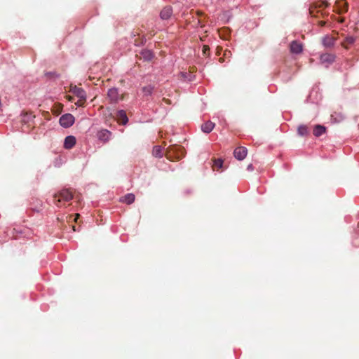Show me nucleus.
<instances>
[{
    "mask_svg": "<svg viewBox=\"0 0 359 359\" xmlns=\"http://www.w3.org/2000/svg\"><path fill=\"white\" fill-rule=\"evenodd\" d=\"M111 137V133L107 130H102L97 133V137L100 140L106 142Z\"/></svg>",
    "mask_w": 359,
    "mask_h": 359,
    "instance_id": "13",
    "label": "nucleus"
},
{
    "mask_svg": "<svg viewBox=\"0 0 359 359\" xmlns=\"http://www.w3.org/2000/svg\"><path fill=\"white\" fill-rule=\"evenodd\" d=\"M163 100H164L166 103L170 104V101H169L168 100H167V99L164 98V99H163Z\"/></svg>",
    "mask_w": 359,
    "mask_h": 359,
    "instance_id": "31",
    "label": "nucleus"
},
{
    "mask_svg": "<svg viewBox=\"0 0 359 359\" xmlns=\"http://www.w3.org/2000/svg\"><path fill=\"white\" fill-rule=\"evenodd\" d=\"M54 203L56 206L60 207V203L63 201H70L73 197V193L69 189H62L57 193L55 194L54 196Z\"/></svg>",
    "mask_w": 359,
    "mask_h": 359,
    "instance_id": "2",
    "label": "nucleus"
},
{
    "mask_svg": "<svg viewBox=\"0 0 359 359\" xmlns=\"http://www.w3.org/2000/svg\"><path fill=\"white\" fill-rule=\"evenodd\" d=\"M326 131V128L325 126H321V125H316L315 126L314 128H313V135L316 136V137H319L320 135H322L323 134H324Z\"/></svg>",
    "mask_w": 359,
    "mask_h": 359,
    "instance_id": "18",
    "label": "nucleus"
},
{
    "mask_svg": "<svg viewBox=\"0 0 359 359\" xmlns=\"http://www.w3.org/2000/svg\"><path fill=\"white\" fill-rule=\"evenodd\" d=\"M58 107H59V109H62V105L58 104Z\"/></svg>",
    "mask_w": 359,
    "mask_h": 359,
    "instance_id": "35",
    "label": "nucleus"
},
{
    "mask_svg": "<svg viewBox=\"0 0 359 359\" xmlns=\"http://www.w3.org/2000/svg\"><path fill=\"white\" fill-rule=\"evenodd\" d=\"M153 155L156 157H161L163 156L162 147L156 146L153 149Z\"/></svg>",
    "mask_w": 359,
    "mask_h": 359,
    "instance_id": "22",
    "label": "nucleus"
},
{
    "mask_svg": "<svg viewBox=\"0 0 359 359\" xmlns=\"http://www.w3.org/2000/svg\"><path fill=\"white\" fill-rule=\"evenodd\" d=\"M325 24H326V22H325V21H319V22H318V25H319L320 26H321V27L325 26Z\"/></svg>",
    "mask_w": 359,
    "mask_h": 359,
    "instance_id": "29",
    "label": "nucleus"
},
{
    "mask_svg": "<svg viewBox=\"0 0 359 359\" xmlns=\"http://www.w3.org/2000/svg\"><path fill=\"white\" fill-rule=\"evenodd\" d=\"M298 134L301 136H306L309 135V128L305 125H301L298 127L297 129Z\"/></svg>",
    "mask_w": 359,
    "mask_h": 359,
    "instance_id": "20",
    "label": "nucleus"
},
{
    "mask_svg": "<svg viewBox=\"0 0 359 359\" xmlns=\"http://www.w3.org/2000/svg\"><path fill=\"white\" fill-rule=\"evenodd\" d=\"M219 61H220V62H222V61H223V59H222V58H219Z\"/></svg>",
    "mask_w": 359,
    "mask_h": 359,
    "instance_id": "36",
    "label": "nucleus"
},
{
    "mask_svg": "<svg viewBox=\"0 0 359 359\" xmlns=\"http://www.w3.org/2000/svg\"><path fill=\"white\" fill-rule=\"evenodd\" d=\"M219 35H220V36H221V37H223L224 39H226V36H223L222 35V32H219Z\"/></svg>",
    "mask_w": 359,
    "mask_h": 359,
    "instance_id": "32",
    "label": "nucleus"
},
{
    "mask_svg": "<svg viewBox=\"0 0 359 359\" xmlns=\"http://www.w3.org/2000/svg\"><path fill=\"white\" fill-rule=\"evenodd\" d=\"M330 4L326 1H318L314 2L309 8L310 14L316 18L328 15V13L323 11V9L328 7Z\"/></svg>",
    "mask_w": 359,
    "mask_h": 359,
    "instance_id": "1",
    "label": "nucleus"
},
{
    "mask_svg": "<svg viewBox=\"0 0 359 359\" xmlns=\"http://www.w3.org/2000/svg\"><path fill=\"white\" fill-rule=\"evenodd\" d=\"M135 196L133 194H128L125 195L124 196H123L120 199V201L122 203H126L128 205H130L135 201Z\"/></svg>",
    "mask_w": 359,
    "mask_h": 359,
    "instance_id": "17",
    "label": "nucleus"
},
{
    "mask_svg": "<svg viewBox=\"0 0 359 359\" xmlns=\"http://www.w3.org/2000/svg\"><path fill=\"white\" fill-rule=\"evenodd\" d=\"M140 57L144 59L146 61H151L154 57V54L149 50H142L140 53Z\"/></svg>",
    "mask_w": 359,
    "mask_h": 359,
    "instance_id": "15",
    "label": "nucleus"
},
{
    "mask_svg": "<svg viewBox=\"0 0 359 359\" xmlns=\"http://www.w3.org/2000/svg\"><path fill=\"white\" fill-rule=\"evenodd\" d=\"M154 90V87L151 85L142 88V92L144 96L151 95Z\"/></svg>",
    "mask_w": 359,
    "mask_h": 359,
    "instance_id": "23",
    "label": "nucleus"
},
{
    "mask_svg": "<svg viewBox=\"0 0 359 359\" xmlns=\"http://www.w3.org/2000/svg\"><path fill=\"white\" fill-rule=\"evenodd\" d=\"M252 169H253L252 165V164H250V165L248 166V170H252Z\"/></svg>",
    "mask_w": 359,
    "mask_h": 359,
    "instance_id": "30",
    "label": "nucleus"
},
{
    "mask_svg": "<svg viewBox=\"0 0 359 359\" xmlns=\"http://www.w3.org/2000/svg\"><path fill=\"white\" fill-rule=\"evenodd\" d=\"M202 51H203V54L204 55H209V54H210V48H209V46H208V45H204V46H203V50H202Z\"/></svg>",
    "mask_w": 359,
    "mask_h": 359,
    "instance_id": "26",
    "label": "nucleus"
},
{
    "mask_svg": "<svg viewBox=\"0 0 359 359\" xmlns=\"http://www.w3.org/2000/svg\"><path fill=\"white\" fill-rule=\"evenodd\" d=\"M86 102V100H84L83 101H81L80 99L78 100L77 102H76V104L78 105V106H82L83 105V104L85 103Z\"/></svg>",
    "mask_w": 359,
    "mask_h": 359,
    "instance_id": "27",
    "label": "nucleus"
},
{
    "mask_svg": "<svg viewBox=\"0 0 359 359\" xmlns=\"http://www.w3.org/2000/svg\"><path fill=\"white\" fill-rule=\"evenodd\" d=\"M320 62L323 64L330 65L335 60V55L331 53H324L320 55Z\"/></svg>",
    "mask_w": 359,
    "mask_h": 359,
    "instance_id": "10",
    "label": "nucleus"
},
{
    "mask_svg": "<svg viewBox=\"0 0 359 359\" xmlns=\"http://www.w3.org/2000/svg\"><path fill=\"white\" fill-rule=\"evenodd\" d=\"M60 124L64 128H69L74 123V117L71 114L62 115L59 120Z\"/></svg>",
    "mask_w": 359,
    "mask_h": 359,
    "instance_id": "3",
    "label": "nucleus"
},
{
    "mask_svg": "<svg viewBox=\"0 0 359 359\" xmlns=\"http://www.w3.org/2000/svg\"><path fill=\"white\" fill-rule=\"evenodd\" d=\"M355 39L353 36H347L345 40L341 43V46L346 48L348 49L349 46L354 43Z\"/></svg>",
    "mask_w": 359,
    "mask_h": 359,
    "instance_id": "19",
    "label": "nucleus"
},
{
    "mask_svg": "<svg viewBox=\"0 0 359 359\" xmlns=\"http://www.w3.org/2000/svg\"><path fill=\"white\" fill-rule=\"evenodd\" d=\"M172 14V8L170 6H167L164 7L161 13H160V17L162 20H168L169 19Z\"/></svg>",
    "mask_w": 359,
    "mask_h": 359,
    "instance_id": "12",
    "label": "nucleus"
},
{
    "mask_svg": "<svg viewBox=\"0 0 359 359\" xmlns=\"http://www.w3.org/2000/svg\"><path fill=\"white\" fill-rule=\"evenodd\" d=\"M72 229H73L74 231H76L75 226H72Z\"/></svg>",
    "mask_w": 359,
    "mask_h": 359,
    "instance_id": "34",
    "label": "nucleus"
},
{
    "mask_svg": "<svg viewBox=\"0 0 359 359\" xmlns=\"http://www.w3.org/2000/svg\"><path fill=\"white\" fill-rule=\"evenodd\" d=\"M336 40V37L330 35H326L324 37H323L322 43L325 48H332L334 46Z\"/></svg>",
    "mask_w": 359,
    "mask_h": 359,
    "instance_id": "9",
    "label": "nucleus"
},
{
    "mask_svg": "<svg viewBox=\"0 0 359 359\" xmlns=\"http://www.w3.org/2000/svg\"><path fill=\"white\" fill-rule=\"evenodd\" d=\"M116 118L117 121L122 125H126L128 121L126 112L124 110L118 111L116 114Z\"/></svg>",
    "mask_w": 359,
    "mask_h": 359,
    "instance_id": "11",
    "label": "nucleus"
},
{
    "mask_svg": "<svg viewBox=\"0 0 359 359\" xmlns=\"http://www.w3.org/2000/svg\"><path fill=\"white\" fill-rule=\"evenodd\" d=\"M214 127H215V123L210 121H208L204 123L203 124H202L201 130L203 132H204L205 133H209L213 130Z\"/></svg>",
    "mask_w": 359,
    "mask_h": 359,
    "instance_id": "16",
    "label": "nucleus"
},
{
    "mask_svg": "<svg viewBox=\"0 0 359 359\" xmlns=\"http://www.w3.org/2000/svg\"><path fill=\"white\" fill-rule=\"evenodd\" d=\"M79 217H80V215H79V213L75 214V215H74V221L75 222H77V220H78V219L79 218Z\"/></svg>",
    "mask_w": 359,
    "mask_h": 359,
    "instance_id": "28",
    "label": "nucleus"
},
{
    "mask_svg": "<svg viewBox=\"0 0 359 359\" xmlns=\"http://www.w3.org/2000/svg\"><path fill=\"white\" fill-rule=\"evenodd\" d=\"M71 92L74 95H76L79 98H80L81 101H83L86 98L85 91L80 87H78L76 86H72Z\"/></svg>",
    "mask_w": 359,
    "mask_h": 359,
    "instance_id": "8",
    "label": "nucleus"
},
{
    "mask_svg": "<svg viewBox=\"0 0 359 359\" xmlns=\"http://www.w3.org/2000/svg\"><path fill=\"white\" fill-rule=\"evenodd\" d=\"M303 46L302 44L297 41H293L291 42L290 45V50L292 53L299 54L302 52Z\"/></svg>",
    "mask_w": 359,
    "mask_h": 359,
    "instance_id": "7",
    "label": "nucleus"
},
{
    "mask_svg": "<svg viewBox=\"0 0 359 359\" xmlns=\"http://www.w3.org/2000/svg\"><path fill=\"white\" fill-rule=\"evenodd\" d=\"M34 118H35V116L33 115L32 113L25 112L23 114L22 121L23 122H29V121H32Z\"/></svg>",
    "mask_w": 359,
    "mask_h": 359,
    "instance_id": "24",
    "label": "nucleus"
},
{
    "mask_svg": "<svg viewBox=\"0 0 359 359\" xmlns=\"http://www.w3.org/2000/svg\"><path fill=\"white\" fill-rule=\"evenodd\" d=\"M348 11V4L345 0H337L334 6V11L339 14L344 13Z\"/></svg>",
    "mask_w": 359,
    "mask_h": 359,
    "instance_id": "4",
    "label": "nucleus"
},
{
    "mask_svg": "<svg viewBox=\"0 0 359 359\" xmlns=\"http://www.w3.org/2000/svg\"><path fill=\"white\" fill-rule=\"evenodd\" d=\"M76 144V138L74 136H67L65 139L64 147L65 149H72Z\"/></svg>",
    "mask_w": 359,
    "mask_h": 359,
    "instance_id": "14",
    "label": "nucleus"
},
{
    "mask_svg": "<svg viewBox=\"0 0 359 359\" xmlns=\"http://www.w3.org/2000/svg\"><path fill=\"white\" fill-rule=\"evenodd\" d=\"M107 96L111 102H117L123 99V95H120L118 89L115 88L109 89Z\"/></svg>",
    "mask_w": 359,
    "mask_h": 359,
    "instance_id": "5",
    "label": "nucleus"
},
{
    "mask_svg": "<svg viewBox=\"0 0 359 359\" xmlns=\"http://www.w3.org/2000/svg\"><path fill=\"white\" fill-rule=\"evenodd\" d=\"M248 150L244 147H238L235 149L233 154L236 158L238 160H243L247 156Z\"/></svg>",
    "mask_w": 359,
    "mask_h": 359,
    "instance_id": "6",
    "label": "nucleus"
},
{
    "mask_svg": "<svg viewBox=\"0 0 359 359\" xmlns=\"http://www.w3.org/2000/svg\"><path fill=\"white\" fill-rule=\"evenodd\" d=\"M222 165L223 161L221 158L213 160L212 168L214 170H219L220 168H222Z\"/></svg>",
    "mask_w": 359,
    "mask_h": 359,
    "instance_id": "21",
    "label": "nucleus"
},
{
    "mask_svg": "<svg viewBox=\"0 0 359 359\" xmlns=\"http://www.w3.org/2000/svg\"><path fill=\"white\" fill-rule=\"evenodd\" d=\"M177 150V159H180L183 156H184V149L180 147H173L172 149H170V151H169V154L171 152V151H174V150Z\"/></svg>",
    "mask_w": 359,
    "mask_h": 359,
    "instance_id": "25",
    "label": "nucleus"
},
{
    "mask_svg": "<svg viewBox=\"0 0 359 359\" xmlns=\"http://www.w3.org/2000/svg\"><path fill=\"white\" fill-rule=\"evenodd\" d=\"M228 31H229L228 29L224 28L222 32H227Z\"/></svg>",
    "mask_w": 359,
    "mask_h": 359,
    "instance_id": "33",
    "label": "nucleus"
}]
</instances>
